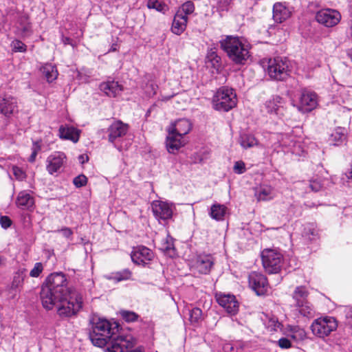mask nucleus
<instances>
[{"label": "nucleus", "instance_id": "obj_1", "mask_svg": "<svg viewBox=\"0 0 352 352\" xmlns=\"http://www.w3.org/2000/svg\"><path fill=\"white\" fill-rule=\"evenodd\" d=\"M67 285L68 280L64 273L50 274L40 292L43 307L48 311L56 308L60 317L76 315L82 307V296L78 291Z\"/></svg>", "mask_w": 352, "mask_h": 352}, {"label": "nucleus", "instance_id": "obj_2", "mask_svg": "<svg viewBox=\"0 0 352 352\" xmlns=\"http://www.w3.org/2000/svg\"><path fill=\"white\" fill-rule=\"evenodd\" d=\"M219 43L230 60L236 65H244L250 57L251 46L243 37L226 36Z\"/></svg>", "mask_w": 352, "mask_h": 352}, {"label": "nucleus", "instance_id": "obj_3", "mask_svg": "<svg viewBox=\"0 0 352 352\" xmlns=\"http://www.w3.org/2000/svg\"><path fill=\"white\" fill-rule=\"evenodd\" d=\"M93 320L92 331L89 334L92 344L101 348L108 347L111 340L118 335L111 332V324L107 320L98 318Z\"/></svg>", "mask_w": 352, "mask_h": 352}, {"label": "nucleus", "instance_id": "obj_4", "mask_svg": "<svg viewBox=\"0 0 352 352\" xmlns=\"http://www.w3.org/2000/svg\"><path fill=\"white\" fill-rule=\"evenodd\" d=\"M270 140L274 141V148H282L285 153H292L296 155H301L304 153V148L300 138L292 134L278 133L271 136Z\"/></svg>", "mask_w": 352, "mask_h": 352}, {"label": "nucleus", "instance_id": "obj_5", "mask_svg": "<svg viewBox=\"0 0 352 352\" xmlns=\"http://www.w3.org/2000/svg\"><path fill=\"white\" fill-rule=\"evenodd\" d=\"M135 344V340L129 333L120 332L113 338L104 352H144L142 349H133Z\"/></svg>", "mask_w": 352, "mask_h": 352}, {"label": "nucleus", "instance_id": "obj_6", "mask_svg": "<svg viewBox=\"0 0 352 352\" xmlns=\"http://www.w3.org/2000/svg\"><path fill=\"white\" fill-rule=\"evenodd\" d=\"M236 95L232 88L221 87L213 97L212 104L217 111H228L236 104Z\"/></svg>", "mask_w": 352, "mask_h": 352}, {"label": "nucleus", "instance_id": "obj_7", "mask_svg": "<svg viewBox=\"0 0 352 352\" xmlns=\"http://www.w3.org/2000/svg\"><path fill=\"white\" fill-rule=\"evenodd\" d=\"M261 260L264 269L269 274L280 272L283 263V254L274 249H265L261 252Z\"/></svg>", "mask_w": 352, "mask_h": 352}, {"label": "nucleus", "instance_id": "obj_8", "mask_svg": "<svg viewBox=\"0 0 352 352\" xmlns=\"http://www.w3.org/2000/svg\"><path fill=\"white\" fill-rule=\"evenodd\" d=\"M267 74L274 80H283L289 75V63L285 58L276 57L268 60Z\"/></svg>", "mask_w": 352, "mask_h": 352}, {"label": "nucleus", "instance_id": "obj_9", "mask_svg": "<svg viewBox=\"0 0 352 352\" xmlns=\"http://www.w3.org/2000/svg\"><path fill=\"white\" fill-rule=\"evenodd\" d=\"M338 327L336 320L330 316H324L314 320L311 325L312 333L320 338H324L335 331Z\"/></svg>", "mask_w": 352, "mask_h": 352}, {"label": "nucleus", "instance_id": "obj_10", "mask_svg": "<svg viewBox=\"0 0 352 352\" xmlns=\"http://www.w3.org/2000/svg\"><path fill=\"white\" fill-rule=\"evenodd\" d=\"M263 111L272 117L282 118L286 113V100L279 96H272L264 103Z\"/></svg>", "mask_w": 352, "mask_h": 352}, {"label": "nucleus", "instance_id": "obj_11", "mask_svg": "<svg viewBox=\"0 0 352 352\" xmlns=\"http://www.w3.org/2000/svg\"><path fill=\"white\" fill-rule=\"evenodd\" d=\"M341 17V14L338 10L331 8L320 10L315 16L318 23L327 28H332L338 25Z\"/></svg>", "mask_w": 352, "mask_h": 352}, {"label": "nucleus", "instance_id": "obj_12", "mask_svg": "<svg viewBox=\"0 0 352 352\" xmlns=\"http://www.w3.org/2000/svg\"><path fill=\"white\" fill-rule=\"evenodd\" d=\"M250 287L258 296L264 295L267 292L269 284L266 277L261 273L252 272L248 276Z\"/></svg>", "mask_w": 352, "mask_h": 352}, {"label": "nucleus", "instance_id": "obj_13", "mask_svg": "<svg viewBox=\"0 0 352 352\" xmlns=\"http://www.w3.org/2000/svg\"><path fill=\"white\" fill-rule=\"evenodd\" d=\"M151 206L154 216L159 221H166L173 216V206L170 203L155 200L153 201Z\"/></svg>", "mask_w": 352, "mask_h": 352}, {"label": "nucleus", "instance_id": "obj_14", "mask_svg": "<svg viewBox=\"0 0 352 352\" xmlns=\"http://www.w3.org/2000/svg\"><path fill=\"white\" fill-rule=\"evenodd\" d=\"M131 257L134 263L144 266L153 259L154 254L147 247L140 245L133 248Z\"/></svg>", "mask_w": 352, "mask_h": 352}, {"label": "nucleus", "instance_id": "obj_15", "mask_svg": "<svg viewBox=\"0 0 352 352\" xmlns=\"http://www.w3.org/2000/svg\"><path fill=\"white\" fill-rule=\"evenodd\" d=\"M214 264L213 258L210 254L198 255L192 262V270L201 274L210 272Z\"/></svg>", "mask_w": 352, "mask_h": 352}, {"label": "nucleus", "instance_id": "obj_16", "mask_svg": "<svg viewBox=\"0 0 352 352\" xmlns=\"http://www.w3.org/2000/svg\"><path fill=\"white\" fill-rule=\"evenodd\" d=\"M217 301L229 314L235 315L239 310V302L231 294H219L216 296Z\"/></svg>", "mask_w": 352, "mask_h": 352}, {"label": "nucleus", "instance_id": "obj_17", "mask_svg": "<svg viewBox=\"0 0 352 352\" xmlns=\"http://www.w3.org/2000/svg\"><path fill=\"white\" fill-rule=\"evenodd\" d=\"M292 312L296 319L311 318L315 315L314 308L308 300L295 303Z\"/></svg>", "mask_w": 352, "mask_h": 352}, {"label": "nucleus", "instance_id": "obj_18", "mask_svg": "<svg viewBox=\"0 0 352 352\" xmlns=\"http://www.w3.org/2000/svg\"><path fill=\"white\" fill-rule=\"evenodd\" d=\"M186 144L184 138L168 129V135L166 140V146L168 153L175 154L178 150Z\"/></svg>", "mask_w": 352, "mask_h": 352}, {"label": "nucleus", "instance_id": "obj_19", "mask_svg": "<svg viewBox=\"0 0 352 352\" xmlns=\"http://www.w3.org/2000/svg\"><path fill=\"white\" fill-rule=\"evenodd\" d=\"M129 130V126L120 120L114 121L109 127V141L115 143L120 138L125 135Z\"/></svg>", "mask_w": 352, "mask_h": 352}, {"label": "nucleus", "instance_id": "obj_20", "mask_svg": "<svg viewBox=\"0 0 352 352\" xmlns=\"http://www.w3.org/2000/svg\"><path fill=\"white\" fill-rule=\"evenodd\" d=\"M66 156L62 152H54L47 159V170L50 174L58 172L65 162Z\"/></svg>", "mask_w": 352, "mask_h": 352}, {"label": "nucleus", "instance_id": "obj_21", "mask_svg": "<svg viewBox=\"0 0 352 352\" xmlns=\"http://www.w3.org/2000/svg\"><path fill=\"white\" fill-rule=\"evenodd\" d=\"M317 104V96L314 92L307 90L302 91L300 98V109L305 111H310L316 108Z\"/></svg>", "mask_w": 352, "mask_h": 352}, {"label": "nucleus", "instance_id": "obj_22", "mask_svg": "<svg viewBox=\"0 0 352 352\" xmlns=\"http://www.w3.org/2000/svg\"><path fill=\"white\" fill-rule=\"evenodd\" d=\"M276 196L273 187L267 184H262L255 189V197L258 201L272 200Z\"/></svg>", "mask_w": 352, "mask_h": 352}, {"label": "nucleus", "instance_id": "obj_23", "mask_svg": "<svg viewBox=\"0 0 352 352\" xmlns=\"http://www.w3.org/2000/svg\"><path fill=\"white\" fill-rule=\"evenodd\" d=\"M192 128V123L190 121L186 118L179 119L173 123L168 129L170 131H173L175 133L184 136L188 134Z\"/></svg>", "mask_w": 352, "mask_h": 352}, {"label": "nucleus", "instance_id": "obj_24", "mask_svg": "<svg viewBox=\"0 0 352 352\" xmlns=\"http://www.w3.org/2000/svg\"><path fill=\"white\" fill-rule=\"evenodd\" d=\"M18 111L16 98L6 96L0 100V111L6 116H9Z\"/></svg>", "mask_w": 352, "mask_h": 352}, {"label": "nucleus", "instance_id": "obj_25", "mask_svg": "<svg viewBox=\"0 0 352 352\" xmlns=\"http://www.w3.org/2000/svg\"><path fill=\"white\" fill-rule=\"evenodd\" d=\"M100 90L109 97H116L122 91L121 86L114 80L102 82L99 86Z\"/></svg>", "mask_w": 352, "mask_h": 352}, {"label": "nucleus", "instance_id": "obj_26", "mask_svg": "<svg viewBox=\"0 0 352 352\" xmlns=\"http://www.w3.org/2000/svg\"><path fill=\"white\" fill-rule=\"evenodd\" d=\"M188 21V18L176 12L172 23V32L176 35H181L186 29Z\"/></svg>", "mask_w": 352, "mask_h": 352}, {"label": "nucleus", "instance_id": "obj_27", "mask_svg": "<svg viewBox=\"0 0 352 352\" xmlns=\"http://www.w3.org/2000/svg\"><path fill=\"white\" fill-rule=\"evenodd\" d=\"M290 16V11L282 3H276L273 6V18L275 21L282 23Z\"/></svg>", "mask_w": 352, "mask_h": 352}, {"label": "nucleus", "instance_id": "obj_28", "mask_svg": "<svg viewBox=\"0 0 352 352\" xmlns=\"http://www.w3.org/2000/svg\"><path fill=\"white\" fill-rule=\"evenodd\" d=\"M58 132L61 139L69 140L75 143L79 140L78 130L73 126H60Z\"/></svg>", "mask_w": 352, "mask_h": 352}, {"label": "nucleus", "instance_id": "obj_29", "mask_svg": "<svg viewBox=\"0 0 352 352\" xmlns=\"http://www.w3.org/2000/svg\"><path fill=\"white\" fill-rule=\"evenodd\" d=\"M34 198L28 192L23 190L18 194L16 204L19 208L23 210H28L34 206Z\"/></svg>", "mask_w": 352, "mask_h": 352}, {"label": "nucleus", "instance_id": "obj_30", "mask_svg": "<svg viewBox=\"0 0 352 352\" xmlns=\"http://www.w3.org/2000/svg\"><path fill=\"white\" fill-rule=\"evenodd\" d=\"M285 330L287 336L296 342L302 341L307 337L305 329L298 325H288Z\"/></svg>", "mask_w": 352, "mask_h": 352}, {"label": "nucleus", "instance_id": "obj_31", "mask_svg": "<svg viewBox=\"0 0 352 352\" xmlns=\"http://www.w3.org/2000/svg\"><path fill=\"white\" fill-rule=\"evenodd\" d=\"M206 63L208 67H211L217 72L221 68V58L213 49L208 50Z\"/></svg>", "mask_w": 352, "mask_h": 352}, {"label": "nucleus", "instance_id": "obj_32", "mask_svg": "<svg viewBox=\"0 0 352 352\" xmlns=\"http://www.w3.org/2000/svg\"><path fill=\"white\" fill-rule=\"evenodd\" d=\"M227 212L228 208L225 205L216 203L211 206L209 215L212 219L223 221Z\"/></svg>", "mask_w": 352, "mask_h": 352}, {"label": "nucleus", "instance_id": "obj_33", "mask_svg": "<svg viewBox=\"0 0 352 352\" xmlns=\"http://www.w3.org/2000/svg\"><path fill=\"white\" fill-rule=\"evenodd\" d=\"M346 138V129L342 127H338L331 134L329 142L334 146H338L345 141Z\"/></svg>", "mask_w": 352, "mask_h": 352}, {"label": "nucleus", "instance_id": "obj_34", "mask_svg": "<svg viewBox=\"0 0 352 352\" xmlns=\"http://www.w3.org/2000/svg\"><path fill=\"white\" fill-rule=\"evenodd\" d=\"M302 236L305 240L313 241L318 239V231L314 223H309L305 226Z\"/></svg>", "mask_w": 352, "mask_h": 352}, {"label": "nucleus", "instance_id": "obj_35", "mask_svg": "<svg viewBox=\"0 0 352 352\" xmlns=\"http://www.w3.org/2000/svg\"><path fill=\"white\" fill-rule=\"evenodd\" d=\"M17 29L20 35L23 38L30 36L32 34L31 24L25 16H22L20 19Z\"/></svg>", "mask_w": 352, "mask_h": 352}, {"label": "nucleus", "instance_id": "obj_36", "mask_svg": "<svg viewBox=\"0 0 352 352\" xmlns=\"http://www.w3.org/2000/svg\"><path fill=\"white\" fill-rule=\"evenodd\" d=\"M41 71L49 82H52L57 78L58 71L56 67L52 64L44 65L41 68Z\"/></svg>", "mask_w": 352, "mask_h": 352}, {"label": "nucleus", "instance_id": "obj_37", "mask_svg": "<svg viewBox=\"0 0 352 352\" xmlns=\"http://www.w3.org/2000/svg\"><path fill=\"white\" fill-rule=\"evenodd\" d=\"M239 144L243 148L247 149L257 145L258 141L254 135L243 133L240 136Z\"/></svg>", "mask_w": 352, "mask_h": 352}, {"label": "nucleus", "instance_id": "obj_38", "mask_svg": "<svg viewBox=\"0 0 352 352\" xmlns=\"http://www.w3.org/2000/svg\"><path fill=\"white\" fill-rule=\"evenodd\" d=\"M132 272L129 269H124L121 271L111 273L108 278L116 282H120L131 279Z\"/></svg>", "mask_w": 352, "mask_h": 352}, {"label": "nucleus", "instance_id": "obj_39", "mask_svg": "<svg viewBox=\"0 0 352 352\" xmlns=\"http://www.w3.org/2000/svg\"><path fill=\"white\" fill-rule=\"evenodd\" d=\"M309 292L305 286L296 287L292 294V298L295 303L299 302L307 301Z\"/></svg>", "mask_w": 352, "mask_h": 352}, {"label": "nucleus", "instance_id": "obj_40", "mask_svg": "<svg viewBox=\"0 0 352 352\" xmlns=\"http://www.w3.org/2000/svg\"><path fill=\"white\" fill-rule=\"evenodd\" d=\"M159 248L164 253L172 256L175 253L173 239L169 235H167L166 239L161 242Z\"/></svg>", "mask_w": 352, "mask_h": 352}, {"label": "nucleus", "instance_id": "obj_41", "mask_svg": "<svg viewBox=\"0 0 352 352\" xmlns=\"http://www.w3.org/2000/svg\"><path fill=\"white\" fill-rule=\"evenodd\" d=\"M195 7L194 3L192 1H187L177 9L176 12L188 19V16L192 14L195 12Z\"/></svg>", "mask_w": 352, "mask_h": 352}, {"label": "nucleus", "instance_id": "obj_42", "mask_svg": "<svg viewBox=\"0 0 352 352\" xmlns=\"http://www.w3.org/2000/svg\"><path fill=\"white\" fill-rule=\"evenodd\" d=\"M146 6L148 9H155L164 14L168 10L165 3L160 2L158 0H148Z\"/></svg>", "mask_w": 352, "mask_h": 352}, {"label": "nucleus", "instance_id": "obj_43", "mask_svg": "<svg viewBox=\"0 0 352 352\" xmlns=\"http://www.w3.org/2000/svg\"><path fill=\"white\" fill-rule=\"evenodd\" d=\"M202 319V311L197 307H195L189 311V320L192 323H196Z\"/></svg>", "mask_w": 352, "mask_h": 352}, {"label": "nucleus", "instance_id": "obj_44", "mask_svg": "<svg viewBox=\"0 0 352 352\" xmlns=\"http://www.w3.org/2000/svg\"><path fill=\"white\" fill-rule=\"evenodd\" d=\"M234 0H217V10L218 12H228L232 7Z\"/></svg>", "mask_w": 352, "mask_h": 352}, {"label": "nucleus", "instance_id": "obj_45", "mask_svg": "<svg viewBox=\"0 0 352 352\" xmlns=\"http://www.w3.org/2000/svg\"><path fill=\"white\" fill-rule=\"evenodd\" d=\"M10 46L14 52H25L27 50L26 45L18 39L12 41Z\"/></svg>", "mask_w": 352, "mask_h": 352}, {"label": "nucleus", "instance_id": "obj_46", "mask_svg": "<svg viewBox=\"0 0 352 352\" xmlns=\"http://www.w3.org/2000/svg\"><path fill=\"white\" fill-rule=\"evenodd\" d=\"M120 314L122 318L126 322H134L138 317L135 312L129 311H122Z\"/></svg>", "mask_w": 352, "mask_h": 352}, {"label": "nucleus", "instance_id": "obj_47", "mask_svg": "<svg viewBox=\"0 0 352 352\" xmlns=\"http://www.w3.org/2000/svg\"><path fill=\"white\" fill-rule=\"evenodd\" d=\"M73 183L76 188H81L87 184V177L84 175H80L74 178Z\"/></svg>", "mask_w": 352, "mask_h": 352}, {"label": "nucleus", "instance_id": "obj_48", "mask_svg": "<svg viewBox=\"0 0 352 352\" xmlns=\"http://www.w3.org/2000/svg\"><path fill=\"white\" fill-rule=\"evenodd\" d=\"M12 173L17 180L23 181L26 177L25 173L21 168L16 166H12Z\"/></svg>", "mask_w": 352, "mask_h": 352}, {"label": "nucleus", "instance_id": "obj_49", "mask_svg": "<svg viewBox=\"0 0 352 352\" xmlns=\"http://www.w3.org/2000/svg\"><path fill=\"white\" fill-rule=\"evenodd\" d=\"M43 270V266L41 263H36L34 267L30 272L31 277H38Z\"/></svg>", "mask_w": 352, "mask_h": 352}, {"label": "nucleus", "instance_id": "obj_50", "mask_svg": "<svg viewBox=\"0 0 352 352\" xmlns=\"http://www.w3.org/2000/svg\"><path fill=\"white\" fill-rule=\"evenodd\" d=\"M233 170L236 174H243L246 171L245 164L243 161H237L234 163Z\"/></svg>", "mask_w": 352, "mask_h": 352}, {"label": "nucleus", "instance_id": "obj_51", "mask_svg": "<svg viewBox=\"0 0 352 352\" xmlns=\"http://www.w3.org/2000/svg\"><path fill=\"white\" fill-rule=\"evenodd\" d=\"M278 345L281 349H289L292 347V343L288 338H281L278 341Z\"/></svg>", "mask_w": 352, "mask_h": 352}, {"label": "nucleus", "instance_id": "obj_52", "mask_svg": "<svg viewBox=\"0 0 352 352\" xmlns=\"http://www.w3.org/2000/svg\"><path fill=\"white\" fill-rule=\"evenodd\" d=\"M309 187L312 191H314V192L319 191L322 188V184H321L320 180H318V179L311 180L309 182Z\"/></svg>", "mask_w": 352, "mask_h": 352}, {"label": "nucleus", "instance_id": "obj_53", "mask_svg": "<svg viewBox=\"0 0 352 352\" xmlns=\"http://www.w3.org/2000/svg\"><path fill=\"white\" fill-rule=\"evenodd\" d=\"M0 224L3 228H8L12 224L11 219L7 216H1L0 217Z\"/></svg>", "mask_w": 352, "mask_h": 352}, {"label": "nucleus", "instance_id": "obj_54", "mask_svg": "<svg viewBox=\"0 0 352 352\" xmlns=\"http://www.w3.org/2000/svg\"><path fill=\"white\" fill-rule=\"evenodd\" d=\"M280 327V323L276 318H271L268 322V327L272 330L276 331Z\"/></svg>", "mask_w": 352, "mask_h": 352}, {"label": "nucleus", "instance_id": "obj_55", "mask_svg": "<svg viewBox=\"0 0 352 352\" xmlns=\"http://www.w3.org/2000/svg\"><path fill=\"white\" fill-rule=\"evenodd\" d=\"M58 232H61L63 236L67 239H69L73 234L72 230L69 228L67 227L58 230Z\"/></svg>", "mask_w": 352, "mask_h": 352}, {"label": "nucleus", "instance_id": "obj_56", "mask_svg": "<svg viewBox=\"0 0 352 352\" xmlns=\"http://www.w3.org/2000/svg\"><path fill=\"white\" fill-rule=\"evenodd\" d=\"M346 318L347 320V323L349 325H352V307L346 309Z\"/></svg>", "mask_w": 352, "mask_h": 352}, {"label": "nucleus", "instance_id": "obj_57", "mask_svg": "<svg viewBox=\"0 0 352 352\" xmlns=\"http://www.w3.org/2000/svg\"><path fill=\"white\" fill-rule=\"evenodd\" d=\"M149 87L151 88V90L146 91L148 96H151L155 95L156 94V90H157V87L155 85L151 84L149 85Z\"/></svg>", "mask_w": 352, "mask_h": 352}, {"label": "nucleus", "instance_id": "obj_58", "mask_svg": "<svg viewBox=\"0 0 352 352\" xmlns=\"http://www.w3.org/2000/svg\"><path fill=\"white\" fill-rule=\"evenodd\" d=\"M32 151H35L36 153H38V152L41 150V146L38 142H36L33 143L32 145Z\"/></svg>", "mask_w": 352, "mask_h": 352}, {"label": "nucleus", "instance_id": "obj_59", "mask_svg": "<svg viewBox=\"0 0 352 352\" xmlns=\"http://www.w3.org/2000/svg\"><path fill=\"white\" fill-rule=\"evenodd\" d=\"M36 155H37V153H36L35 151H32V154H31V155H30V157L29 158V161L30 162H34L35 161Z\"/></svg>", "mask_w": 352, "mask_h": 352}, {"label": "nucleus", "instance_id": "obj_60", "mask_svg": "<svg viewBox=\"0 0 352 352\" xmlns=\"http://www.w3.org/2000/svg\"><path fill=\"white\" fill-rule=\"evenodd\" d=\"M78 76H79L80 80H81L82 82H88V78H87V77L84 78L82 76V73H79Z\"/></svg>", "mask_w": 352, "mask_h": 352}, {"label": "nucleus", "instance_id": "obj_61", "mask_svg": "<svg viewBox=\"0 0 352 352\" xmlns=\"http://www.w3.org/2000/svg\"><path fill=\"white\" fill-rule=\"evenodd\" d=\"M349 34L350 36L352 38V19L351 20L349 23Z\"/></svg>", "mask_w": 352, "mask_h": 352}, {"label": "nucleus", "instance_id": "obj_62", "mask_svg": "<svg viewBox=\"0 0 352 352\" xmlns=\"http://www.w3.org/2000/svg\"><path fill=\"white\" fill-rule=\"evenodd\" d=\"M79 160L80 162H81V163H84L85 162V156L84 155H80L79 156Z\"/></svg>", "mask_w": 352, "mask_h": 352}, {"label": "nucleus", "instance_id": "obj_63", "mask_svg": "<svg viewBox=\"0 0 352 352\" xmlns=\"http://www.w3.org/2000/svg\"><path fill=\"white\" fill-rule=\"evenodd\" d=\"M2 261H3V260H2V258L0 256V265H1V263H2Z\"/></svg>", "mask_w": 352, "mask_h": 352}, {"label": "nucleus", "instance_id": "obj_64", "mask_svg": "<svg viewBox=\"0 0 352 352\" xmlns=\"http://www.w3.org/2000/svg\"><path fill=\"white\" fill-rule=\"evenodd\" d=\"M203 160H204L203 158H201V159L199 160V162H202V161H203Z\"/></svg>", "mask_w": 352, "mask_h": 352}]
</instances>
